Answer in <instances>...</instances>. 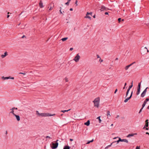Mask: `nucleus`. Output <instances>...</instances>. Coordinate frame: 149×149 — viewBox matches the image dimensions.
<instances>
[{"label": "nucleus", "instance_id": "nucleus-32", "mask_svg": "<svg viewBox=\"0 0 149 149\" xmlns=\"http://www.w3.org/2000/svg\"><path fill=\"white\" fill-rule=\"evenodd\" d=\"M45 81H43V83L42 84H41V85H42V86H45Z\"/></svg>", "mask_w": 149, "mask_h": 149}, {"label": "nucleus", "instance_id": "nucleus-42", "mask_svg": "<svg viewBox=\"0 0 149 149\" xmlns=\"http://www.w3.org/2000/svg\"><path fill=\"white\" fill-rule=\"evenodd\" d=\"M143 109V108H141L140 109V110L139 112V113H140L141 112Z\"/></svg>", "mask_w": 149, "mask_h": 149}, {"label": "nucleus", "instance_id": "nucleus-37", "mask_svg": "<svg viewBox=\"0 0 149 149\" xmlns=\"http://www.w3.org/2000/svg\"><path fill=\"white\" fill-rule=\"evenodd\" d=\"M45 138L46 139H47V138L51 139V137L49 136H47Z\"/></svg>", "mask_w": 149, "mask_h": 149}, {"label": "nucleus", "instance_id": "nucleus-61", "mask_svg": "<svg viewBox=\"0 0 149 149\" xmlns=\"http://www.w3.org/2000/svg\"><path fill=\"white\" fill-rule=\"evenodd\" d=\"M11 79H14V77H11Z\"/></svg>", "mask_w": 149, "mask_h": 149}, {"label": "nucleus", "instance_id": "nucleus-30", "mask_svg": "<svg viewBox=\"0 0 149 149\" xmlns=\"http://www.w3.org/2000/svg\"><path fill=\"white\" fill-rule=\"evenodd\" d=\"M97 119H98L99 121V122L100 123H101V119H100V116H99V117H98L97 118Z\"/></svg>", "mask_w": 149, "mask_h": 149}, {"label": "nucleus", "instance_id": "nucleus-57", "mask_svg": "<svg viewBox=\"0 0 149 149\" xmlns=\"http://www.w3.org/2000/svg\"><path fill=\"white\" fill-rule=\"evenodd\" d=\"M147 102H146L145 100L143 103L144 104H146Z\"/></svg>", "mask_w": 149, "mask_h": 149}, {"label": "nucleus", "instance_id": "nucleus-58", "mask_svg": "<svg viewBox=\"0 0 149 149\" xmlns=\"http://www.w3.org/2000/svg\"><path fill=\"white\" fill-rule=\"evenodd\" d=\"M132 93H133V92L132 91V92L131 93V95H130V96H131V97H132Z\"/></svg>", "mask_w": 149, "mask_h": 149}, {"label": "nucleus", "instance_id": "nucleus-25", "mask_svg": "<svg viewBox=\"0 0 149 149\" xmlns=\"http://www.w3.org/2000/svg\"><path fill=\"white\" fill-rule=\"evenodd\" d=\"M70 147L69 146H66L64 147L63 149H70Z\"/></svg>", "mask_w": 149, "mask_h": 149}, {"label": "nucleus", "instance_id": "nucleus-55", "mask_svg": "<svg viewBox=\"0 0 149 149\" xmlns=\"http://www.w3.org/2000/svg\"><path fill=\"white\" fill-rule=\"evenodd\" d=\"M105 15H108V13L107 12H106L105 13Z\"/></svg>", "mask_w": 149, "mask_h": 149}, {"label": "nucleus", "instance_id": "nucleus-26", "mask_svg": "<svg viewBox=\"0 0 149 149\" xmlns=\"http://www.w3.org/2000/svg\"><path fill=\"white\" fill-rule=\"evenodd\" d=\"M70 109H69L67 110H62L61 111V112H62L63 113H64L65 112H68V111H70Z\"/></svg>", "mask_w": 149, "mask_h": 149}, {"label": "nucleus", "instance_id": "nucleus-5", "mask_svg": "<svg viewBox=\"0 0 149 149\" xmlns=\"http://www.w3.org/2000/svg\"><path fill=\"white\" fill-rule=\"evenodd\" d=\"M38 104L39 105H42L44 103V100L43 99L40 98L38 100Z\"/></svg>", "mask_w": 149, "mask_h": 149}, {"label": "nucleus", "instance_id": "nucleus-52", "mask_svg": "<svg viewBox=\"0 0 149 149\" xmlns=\"http://www.w3.org/2000/svg\"><path fill=\"white\" fill-rule=\"evenodd\" d=\"M89 13V15H90L91 16H92V12H90V13Z\"/></svg>", "mask_w": 149, "mask_h": 149}, {"label": "nucleus", "instance_id": "nucleus-45", "mask_svg": "<svg viewBox=\"0 0 149 149\" xmlns=\"http://www.w3.org/2000/svg\"><path fill=\"white\" fill-rule=\"evenodd\" d=\"M144 49H146L147 50V52H149V51L148 50V49H147V48L146 47H145V48H144Z\"/></svg>", "mask_w": 149, "mask_h": 149}, {"label": "nucleus", "instance_id": "nucleus-33", "mask_svg": "<svg viewBox=\"0 0 149 149\" xmlns=\"http://www.w3.org/2000/svg\"><path fill=\"white\" fill-rule=\"evenodd\" d=\"M70 2L68 1V2L67 3H65V4L67 5H69Z\"/></svg>", "mask_w": 149, "mask_h": 149}, {"label": "nucleus", "instance_id": "nucleus-43", "mask_svg": "<svg viewBox=\"0 0 149 149\" xmlns=\"http://www.w3.org/2000/svg\"><path fill=\"white\" fill-rule=\"evenodd\" d=\"M135 63V62H133L132 63H131V64H130V65H131V66L132 65H133V64H134Z\"/></svg>", "mask_w": 149, "mask_h": 149}, {"label": "nucleus", "instance_id": "nucleus-40", "mask_svg": "<svg viewBox=\"0 0 149 149\" xmlns=\"http://www.w3.org/2000/svg\"><path fill=\"white\" fill-rule=\"evenodd\" d=\"M130 89V88H128V89L127 90V93H129Z\"/></svg>", "mask_w": 149, "mask_h": 149}, {"label": "nucleus", "instance_id": "nucleus-35", "mask_svg": "<svg viewBox=\"0 0 149 149\" xmlns=\"http://www.w3.org/2000/svg\"><path fill=\"white\" fill-rule=\"evenodd\" d=\"M96 56H97V58H99V59H100V58H101L99 55L98 54H97V55H96Z\"/></svg>", "mask_w": 149, "mask_h": 149}, {"label": "nucleus", "instance_id": "nucleus-28", "mask_svg": "<svg viewBox=\"0 0 149 149\" xmlns=\"http://www.w3.org/2000/svg\"><path fill=\"white\" fill-rule=\"evenodd\" d=\"M93 141V139L92 140H91V141H88V142H87V143H86L87 144H89L91 142H92Z\"/></svg>", "mask_w": 149, "mask_h": 149}, {"label": "nucleus", "instance_id": "nucleus-11", "mask_svg": "<svg viewBox=\"0 0 149 149\" xmlns=\"http://www.w3.org/2000/svg\"><path fill=\"white\" fill-rule=\"evenodd\" d=\"M148 120H146L145 122V126L143 127V128H144L145 127H148Z\"/></svg>", "mask_w": 149, "mask_h": 149}, {"label": "nucleus", "instance_id": "nucleus-29", "mask_svg": "<svg viewBox=\"0 0 149 149\" xmlns=\"http://www.w3.org/2000/svg\"><path fill=\"white\" fill-rule=\"evenodd\" d=\"M103 59H101V58H100V59H99V61L100 62V63H101L102 62H103Z\"/></svg>", "mask_w": 149, "mask_h": 149}, {"label": "nucleus", "instance_id": "nucleus-59", "mask_svg": "<svg viewBox=\"0 0 149 149\" xmlns=\"http://www.w3.org/2000/svg\"><path fill=\"white\" fill-rule=\"evenodd\" d=\"M70 11H72L73 10V9L72 8H70Z\"/></svg>", "mask_w": 149, "mask_h": 149}, {"label": "nucleus", "instance_id": "nucleus-13", "mask_svg": "<svg viewBox=\"0 0 149 149\" xmlns=\"http://www.w3.org/2000/svg\"><path fill=\"white\" fill-rule=\"evenodd\" d=\"M107 115L108 118L111 117V115L110 114V112L109 111H107Z\"/></svg>", "mask_w": 149, "mask_h": 149}, {"label": "nucleus", "instance_id": "nucleus-48", "mask_svg": "<svg viewBox=\"0 0 149 149\" xmlns=\"http://www.w3.org/2000/svg\"><path fill=\"white\" fill-rule=\"evenodd\" d=\"M145 100L146 101V102H148V101L149 100V98H146Z\"/></svg>", "mask_w": 149, "mask_h": 149}, {"label": "nucleus", "instance_id": "nucleus-27", "mask_svg": "<svg viewBox=\"0 0 149 149\" xmlns=\"http://www.w3.org/2000/svg\"><path fill=\"white\" fill-rule=\"evenodd\" d=\"M140 89H137V93H136V94L137 95H138L140 93Z\"/></svg>", "mask_w": 149, "mask_h": 149}, {"label": "nucleus", "instance_id": "nucleus-21", "mask_svg": "<svg viewBox=\"0 0 149 149\" xmlns=\"http://www.w3.org/2000/svg\"><path fill=\"white\" fill-rule=\"evenodd\" d=\"M68 39V37H65V38H62L61 40L63 41H64L65 40H67V39Z\"/></svg>", "mask_w": 149, "mask_h": 149}, {"label": "nucleus", "instance_id": "nucleus-44", "mask_svg": "<svg viewBox=\"0 0 149 149\" xmlns=\"http://www.w3.org/2000/svg\"><path fill=\"white\" fill-rule=\"evenodd\" d=\"M19 74H23L24 75H25V74L26 73L25 72H24V73L20 72V73H19Z\"/></svg>", "mask_w": 149, "mask_h": 149}, {"label": "nucleus", "instance_id": "nucleus-64", "mask_svg": "<svg viewBox=\"0 0 149 149\" xmlns=\"http://www.w3.org/2000/svg\"><path fill=\"white\" fill-rule=\"evenodd\" d=\"M128 93H127L126 92V96H127V95H128Z\"/></svg>", "mask_w": 149, "mask_h": 149}, {"label": "nucleus", "instance_id": "nucleus-20", "mask_svg": "<svg viewBox=\"0 0 149 149\" xmlns=\"http://www.w3.org/2000/svg\"><path fill=\"white\" fill-rule=\"evenodd\" d=\"M14 109H13V108L10 109V110H11V111L10 112V113H12L13 115L15 114L14 113Z\"/></svg>", "mask_w": 149, "mask_h": 149}, {"label": "nucleus", "instance_id": "nucleus-36", "mask_svg": "<svg viewBox=\"0 0 149 149\" xmlns=\"http://www.w3.org/2000/svg\"><path fill=\"white\" fill-rule=\"evenodd\" d=\"M136 149H140V146H137L136 148Z\"/></svg>", "mask_w": 149, "mask_h": 149}, {"label": "nucleus", "instance_id": "nucleus-2", "mask_svg": "<svg viewBox=\"0 0 149 149\" xmlns=\"http://www.w3.org/2000/svg\"><path fill=\"white\" fill-rule=\"evenodd\" d=\"M55 115V114H49V113H39L38 112V115L39 116H41L42 117H48V116H54Z\"/></svg>", "mask_w": 149, "mask_h": 149}, {"label": "nucleus", "instance_id": "nucleus-19", "mask_svg": "<svg viewBox=\"0 0 149 149\" xmlns=\"http://www.w3.org/2000/svg\"><path fill=\"white\" fill-rule=\"evenodd\" d=\"M120 142H121L120 138V137L119 138L118 140L116 141H114L113 142V143L116 142L117 144H118Z\"/></svg>", "mask_w": 149, "mask_h": 149}, {"label": "nucleus", "instance_id": "nucleus-49", "mask_svg": "<svg viewBox=\"0 0 149 149\" xmlns=\"http://www.w3.org/2000/svg\"><path fill=\"white\" fill-rule=\"evenodd\" d=\"M53 8L52 7H50V8L49 9V10H52L53 9Z\"/></svg>", "mask_w": 149, "mask_h": 149}, {"label": "nucleus", "instance_id": "nucleus-41", "mask_svg": "<svg viewBox=\"0 0 149 149\" xmlns=\"http://www.w3.org/2000/svg\"><path fill=\"white\" fill-rule=\"evenodd\" d=\"M130 89V88H128V89L127 90V93H129Z\"/></svg>", "mask_w": 149, "mask_h": 149}, {"label": "nucleus", "instance_id": "nucleus-31", "mask_svg": "<svg viewBox=\"0 0 149 149\" xmlns=\"http://www.w3.org/2000/svg\"><path fill=\"white\" fill-rule=\"evenodd\" d=\"M132 86H133V81L132 82V83H131V85H130L129 86V88L130 89L132 87Z\"/></svg>", "mask_w": 149, "mask_h": 149}, {"label": "nucleus", "instance_id": "nucleus-62", "mask_svg": "<svg viewBox=\"0 0 149 149\" xmlns=\"http://www.w3.org/2000/svg\"><path fill=\"white\" fill-rule=\"evenodd\" d=\"M70 140L71 141H73V139H70Z\"/></svg>", "mask_w": 149, "mask_h": 149}, {"label": "nucleus", "instance_id": "nucleus-54", "mask_svg": "<svg viewBox=\"0 0 149 149\" xmlns=\"http://www.w3.org/2000/svg\"><path fill=\"white\" fill-rule=\"evenodd\" d=\"M119 138V137H115L114 138H113V139H116V138Z\"/></svg>", "mask_w": 149, "mask_h": 149}, {"label": "nucleus", "instance_id": "nucleus-56", "mask_svg": "<svg viewBox=\"0 0 149 149\" xmlns=\"http://www.w3.org/2000/svg\"><path fill=\"white\" fill-rule=\"evenodd\" d=\"M109 148V147H108V146H107L105 148V149H107L108 148Z\"/></svg>", "mask_w": 149, "mask_h": 149}, {"label": "nucleus", "instance_id": "nucleus-50", "mask_svg": "<svg viewBox=\"0 0 149 149\" xmlns=\"http://www.w3.org/2000/svg\"><path fill=\"white\" fill-rule=\"evenodd\" d=\"M77 0H76V1H75V4L76 5V6H77Z\"/></svg>", "mask_w": 149, "mask_h": 149}, {"label": "nucleus", "instance_id": "nucleus-14", "mask_svg": "<svg viewBox=\"0 0 149 149\" xmlns=\"http://www.w3.org/2000/svg\"><path fill=\"white\" fill-rule=\"evenodd\" d=\"M90 121L89 120H88L86 122L84 123V124L85 125L88 126L90 125Z\"/></svg>", "mask_w": 149, "mask_h": 149}, {"label": "nucleus", "instance_id": "nucleus-10", "mask_svg": "<svg viewBox=\"0 0 149 149\" xmlns=\"http://www.w3.org/2000/svg\"><path fill=\"white\" fill-rule=\"evenodd\" d=\"M14 116L15 117L17 121H19L20 120V118L19 116V115H16L15 114L14 115Z\"/></svg>", "mask_w": 149, "mask_h": 149}, {"label": "nucleus", "instance_id": "nucleus-63", "mask_svg": "<svg viewBox=\"0 0 149 149\" xmlns=\"http://www.w3.org/2000/svg\"><path fill=\"white\" fill-rule=\"evenodd\" d=\"M11 77H10V76H9L8 77V79H11Z\"/></svg>", "mask_w": 149, "mask_h": 149}, {"label": "nucleus", "instance_id": "nucleus-51", "mask_svg": "<svg viewBox=\"0 0 149 149\" xmlns=\"http://www.w3.org/2000/svg\"><path fill=\"white\" fill-rule=\"evenodd\" d=\"M117 91V89H116L114 92V93H116Z\"/></svg>", "mask_w": 149, "mask_h": 149}, {"label": "nucleus", "instance_id": "nucleus-53", "mask_svg": "<svg viewBox=\"0 0 149 149\" xmlns=\"http://www.w3.org/2000/svg\"><path fill=\"white\" fill-rule=\"evenodd\" d=\"M13 109H16V110H17V108H15V107H13Z\"/></svg>", "mask_w": 149, "mask_h": 149}, {"label": "nucleus", "instance_id": "nucleus-24", "mask_svg": "<svg viewBox=\"0 0 149 149\" xmlns=\"http://www.w3.org/2000/svg\"><path fill=\"white\" fill-rule=\"evenodd\" d=\"M141 86V82L139 83L138 86V89H140Z\"/></svg>", "mask_w": 149, "mask_h": 149}, {"label": "nucleus", "instance_id": "nucleus-23", "mask_svg": "<svg viewBox=\"0 0 149 149\" xmlns=\"http://www.w3.org/2000/svg\"><path fill=\"white\" fill-rule=\"evenodd\" d=\"M1 78L3 79L6 80L8 79V77H4L3 76L1 77Z\"/></svg>", "mask_w": 149, "mask_h": 149}, {"label": "nucleus", "instance_id": "nucleus-38", "mask_svg": "<svg viewBox=\"0 0 149 149\" xmlns=\"http://www.w3.org/2000/svg\"><path fill=\"white\" fill-rule=\"evenodd\" d=\"M126 85H127V83H125V84L124 86V87H123V89H125V86Z\"/></svg>", "mask_w": 149, "mask_h": 149}, {"label": "nucleus", "instance_id": "nucleus-12", "mask_svg": "<svg viewBox=\"0 0 149 149\" xmlns=\"http://www.w3.org/2000/svg\"><path fill=\"white\" fill-rule=\"evenodd\" d=\"M107 10V8L104 6H102L100 9L101 11H102L104 10Z\"/></svg>", "mask_w": 149, "mask_h": 149}, {"label": "nucleus", "instance_id": "nucleus-4", "mask_svg": "<svg viewBox=\"0 0 149 149\" xmlns=\"http://www.w3.org/2000/svg\"><path fill=\"white\" fill-rule=\"evenodd\" d=\"M58 141V140H57L56 142V143H52V144L53 146L51 147V148L52 149H54L56 148L58 146V143L57 142Z\"/></svg>", "mask_w": 149, "mask_h": 149}, {"label": "nucleus", "instance_id": "nucleus-15", "mask_svg": "<svg viewBox=\"0 0 149 149\" xmlns=\"http://www.w3.org/2000/svg\"><path fill=\"white\" fill-rule=\"evenodd\" d=\"M39 6L41 8H42L44 7L43 3L41 1H40L39 3Z\"/></svg>", "mask_w": 149, "mask_h": 149}, {"label": "nucleus", "instance_id": "nucleus-39", "mask_svg": "<svg viewBox=\"0 0 149 149\" xmlns=\"http://www.w3.org/2000/svg\"><path fill=\"white\" fill-rule=\"evenodd\" d=\"M130 89V88H128V89L127 90V93H129Z\"/></svg>", "mask_w": 149, "mask_h": 149}, {"label": "nucleus", "instance_id": "nucleus-60", "mask_svg": "<svg viewBox=\"0 0 149 149\" xmlns=\"http://www.w3.org/2000/svg\"><path fill=\"white\" fill-rule=\"evenodd\" d=\"M73 48H70V50H73Z\"/></svg>", "mask_w": 149, "mask_h": 149}, {"label": "nucleus", "instance_id": "nucleus-1", "mask_svg": "<svg viewBox=\"0 0 149 149\" xmlns=\"http://www.w3.org/2000/svg\"><path fill=\"white\" fill-rule=\"evenodd\" d=\"M100 98L98 97L95 98L93 101L95 107L98 108L100 105Z\"/></svg>", "mask_w": 149, "mask_h": 149}, {"label": "nucleus", "instance_id": "nucleus-3", "mask_svg": "<svg viewBox=\"0 0 149 149\" xmlns=\"http://www.w3.org/2000/svg\"><path fill=\"white\" fill-rule=\"evenodd\" d=\"M80 58V56L79 55V54H78L76 56L74 57L73 60L76 62H78Z\"/></svg>", "mask_w": 149, "mask_h": 149}, {"label": "nucleus", "instance_id": "nucleus-34", "mask_svg": "<svg viewBox=\"0 0 149 149\" xmlns=\"http://www.w3.org/2000/svg\"><path fill=\"white\" fill-rule=\"evenodd\" d=\"M146 104H144V103H143V104H142V108H143V107L145 106V105H146Z\"/></svg>", "mask_w": 149, "mask_h": 149}, {"label": "nucleus", "instance_id": "nucleus-16", "mask_svg": "<svg viewBox=\"0 0 149 149\" xmlns=\"http://www.w3.org/2000/svg\"><path fill=\"white\" fill-rule=\"evenodd\" d=\"M121 142H124L127 143H128V140L126 139H121L120 138Z\"/></svg>", "mask_w": 149, "mask_h": 149}, {"label": "nucleus", "instance_id": "nucleus-17", "mask_svg": "<svg viewBox=\"0 0 149 149\" xmlns=\"http://www.w3.org/2000/svg\"><path fill=\"white\" fill-rule=\"evenodd\" d=\"M131 66V65H130V64L128 65H127V66H125V70H127Z\"/></svg>", "mask_w": 149, "mask_h": 149}, {"label": "nucleus", "instance_id": "nucleus-18", "mask_svg": "<svg viewBox=\"0 0 149 149\" xmlns=\"http://www.w3.org/2000/svg\"><path fill=\"white\" fill-rule=\"evenodd\" d=\"M131 98V96H130L129 97L127 98L125 100L124 102H127Z\"/></svg>", "mask_w": 149, "mask_h": 149}, {"label": "nucleus", "instance_id": "nucleus-46", "mask_svg": "<svg viewBox=\"0 0 149 149\" xmlns=\"http://www.w3.org/2000/svg\"><path fill=\"white\" fill-rule=\"evenodd\" d=\"M121 18H119L118 19V21L119 22H120L121 21Z\"/></svg>", "mask_w": 149, "mask_h": 149}, {"label": "nucleus", "instance_id": "nucleus-47", "mask_svg": "<svg viewBox=\"0 0 149 149\" xmlns=\"http://www.w3.org/2000/svg\"><path fill=\"white\" fill-rule=\"evenodd\" d=\"M60 8H61V9L59 11L60 13L62 14L63 15V14L62 13V11H61V7Z\"/></svg>", "mask_w": 149, "mask_h": 149}, {"label": "nucleus", "instance_id": "nucleus-8", "mask_svg": "<svg viewBox=\"0 0 149 149\" xmlns=\"http://www.w3.org/2000/svg\"><path fill=\"white\" fill-rule=\"evenodd\" d=\"M137 134L136 133L130 134L127 136V137H130L133 136L134 135H136Z\"/></svg>", "mask_w": 149, "mask_h": 149}, {"label": "nucleus", "instance_id": "nucleus-6", "mask_svg": "<svg viewBox=\"0 0 149 149\" xmlns=\"http://www.w3.org/2000/svg\"><path fill=\"white\" fill-rule=\"evenodd\" d=\"M148 88H149L148 87H147L142 93L141 94V97H143L146 94V92L147 91V89Z\"/></svg>", "mask_w": 149, "mask_h": 149}, {"label": "nucleus", "instance_id": "nucleus-9", "mask_svg": "<svg viewBox=\"0 0 149 149\" xmlns=\"http://www.w3.org/2000/svg\"><path fill=\"white\" fill-rule=\"evenodd\" d=\"M84 17L86 18H88L90 19H91V17L89 15V13L88 12L87 13L86 16H85Z\"/></svg>", "mask_w": 149, "mask_h": 149}, {"label": "nucleus", "instance_id": "nucleus-7", "mask_svg": "<svg viewBox=\"0 0 149 149\" xmlns=\"http://www.w3.org/2000/svg\"><path fill=\"white\" fill-rule=\"evenodd\" d=\"M8 55V53L6 52L4 53V54H2L1 55V57L2 58H4Z\"/></svg>", "mask_w": 149, "mask_h": 149}, {"label": "nucleus", "instance_id": "nucleus-22", "mask_svg": "<svg viewBox=\"0 0 149 149\" xmlns=\"http://www.w3.org/2000/svg\"><path fill=\"white\" fill-rule=\"evenodd\" d=\"M64 79L65 80V81L66 82H68V78L67 77H65Z\"/></svg>", "mask_w": 149, "mask_h": 149}]
</instances>
